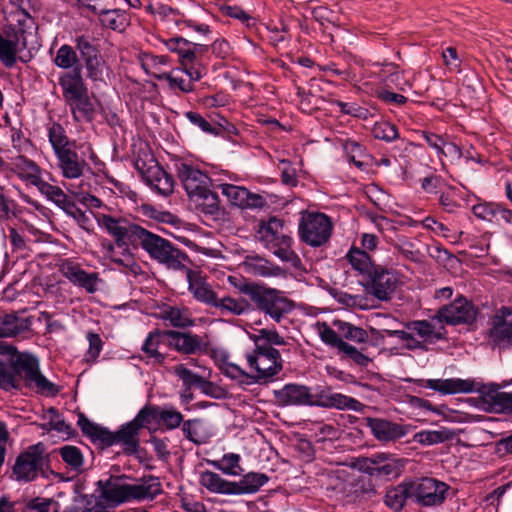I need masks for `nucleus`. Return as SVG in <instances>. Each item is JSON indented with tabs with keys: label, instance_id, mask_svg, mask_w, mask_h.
Returning <instances> with one entry per match:
<instances>
[{
	"label": "nucleus",
	"instance_id": "nucleus-43",
	"mask_svg": "<svg viewBox=\"0 0 512 512\" xmlns=\"http://www.w3.org/2000/svg\"><path fill=\"white\" fill-rule=\"evenodd\" d=\"M95 15L104 28L122 31L128 25L127 15L121 9H99Z\"/></svg>",
	"mask_w": 512,
	"mask_h": 512
},
{
	"label": "nucleus",
	"instance_id": "nucleus-56",
	"mask_svg": "<svg viewBox=\"0 0 512 512\" xmlns=\"http://www.w3.org/2000/svg\"><path fill=\"white\" fill-rule=\"evenodd\" d=\"M240 456L238 454H225L221 460L212 461V465L227 475H239L242 471L240 465Z\"/></svg>",
	"mask_w": 512,
	"mask_h": 512
},
{
	"label": "nucleus",
	"instance_id": "nucleus-33",
	"mask_svg": "<svg viewBox=\"0 0 512 512\" xmlns=\"http://www.w3.org/2000/svg\"><path fill=\"white\" fill-rule=\"evenodd\" d=\"M408 498H413L410 481H404L387 489L384 496V503L389 509L400 512L404 508Z\"/></svg>",
	"mask_w": 512,
	"mask_h": 512
},
{
	"label": "nucleus",
	"instance_id": "nucleus-36",
	"mask_svg": "<svg viewBox=\"0 0 512 512\" xmlns=\"http://www.w3.org/2000/svg\"><path fill=\"white\" fill-rule=\"evenodd\" d=\"M139 428L133 421L124 424L117 432L113 433L115 443H121L128 454L137 452L139 447Z\"/></svg>",
	"mask_w": 512,
	"mask_h": 512
},
{
	"label": "nucleus",
	"instance_id": "nucleus-34",
	"mask_svg": "<svg viewBox=\"0 0 512 512\" xmlns=\"http://www.w3.org/2000/svg\"><path fill=\"white\" fill-rule=\"evenodd\" d=\"M78 425L83 434L90 437L93 442H99L103 446L115 444V438L112 432L95 423H92L83 414L79 415Z\"/></svg>",
	"mask_w": 512,
	"mask_h": 512
},
{
	"label": "nucleus",
	"instance_id": "nucleus-47",
	"mask_svg": "<svg viewBox=\"0 0 512 512\" xmlns=\"http://www.w3.org/2000/svg\"><path fill=\"white\" fill-rule=\"evenodd\" d=\"M164 44L170 52L178 55L181 66L192 64L191 55H193V52L191 51L190 41L183 37H173L165 40Z\"/></svg>",
	"mask_w": 512,
	"mask_h": 512
},
{
	"label": "nucleus",
	"instance_id": "nucleus-28",
	"mask_svg": "<svg viewBox=\"0 0 512 512\" xmlns=\"http://www.w3.org/2000/svg\"><path fill=\"white\" fill-rule=\"evenodd\" d=\"M161 493V482L159 478L152 475L144 476L135 484H130V501L152 500Z\"/></svg>",
	"mask_w": 512,
	"mask_h": 512
},
{
	"label": "nucleus",
	"instance_id": "nucleus-50",
	"mask_svg": "<svg viewBox=\"0 0 512 512\" xmlns=\"http://www.w3.org/2000/svg\"><path fill=\"white\" fill-rule=\"evenodd\" d=\"M54 64L64 70L74 69L75 67H82L78 55L74 48L70 45H62L56 52Z\"/></svg>",
	"mask_w": 512,
	"mask_h": 512
},
{
	"label": "nucleus",
	"instance_id": "nucleus-32",
	"mask_svg": "<svg viewBox=\"0 0 512 512\" xmlns=\"http://www.w3.org/2000/svg\"><path fill=\"white\" fill-rule=\"evenodd\" d=\"M75 122H91L95 117V107L89 98L88 91L66 101Z\"/></svg>",
	"mask_w": 512,
	"mask_h": 512
},
{
	"label": "nucleus",
	"instance_id": "nucleus-18",
	"mask_svg": "<svg viewBox=\"0 0 512 512\" xmlns=\"http://www.w3.org/2000/svg\"><path fill=\"white\" fill-rule=\"evenodd\" d=\"M61 272L73 285L84 289L89 294L95 293L102 282L97 272L88 273L79 264L73 262L63 263Z\"/></svg>",
	"mask_w": 512,
	"mask_h": 512
},
{
	"label": "nucleus",
	"instance_id": "nucleus-48",
	"mask_svg": "<svg viewBox=\"0 0 512 512\" xmlns=\"http://www.w3.org/2000/svg\"><path fill=\"white\" fill-rule=\"evenodd\" d=\"M481 397L484 403L492 409L510 408V393L502 392L495 386L483 387Z\"/></svg>",
	"mask_w": 512,
	"mask_h": 512
},
{
	"label": "nucleus",
	"instance_id": "nucleus-23",
	"mask_svg": "<svg viewBox=\"0 0 512 512\" xmlns=\"http://www.w3.org/2000/svg\"><path fill=\"white\" fill-rule=\"evenodd\" d=\"M366 468L370 476L377 478H396L401 474L402 464L399 460L389 458L385 454L373 456Z\"/></svg>",
	"mask_w": 512,
	"mask_h": 512
},
{
	"label": "nucleus",
	"instance_id": "nucleus-53",
	"mask_svg": "<svg viewBox=\"0 0 512 512\" xmlns=\"http://www.w3.org/2000/svg\"><path fill=\"white\" fill-rule=\"evenodd\" d=\"M36 187L41 194L45 195L49 201L56 204L62 210L66 206V203H69L71 200L60 187L54 186L44 180H41Z\"/></svg>",
	"mask_w": 512,
	"mask_h": 512
},
{
	"label": "nucleus",
	"instance_id": "nucleus-41",
	"mask_svg": "<svg viewBox=\"0 0 512 512\" xmlns=\"http://www.w3.org/2000/svg\"><path fill=\"white\" fill-rule=\"evenodd\" d=\"M269 480L264 473L250 472L244 475L239 482H234L233 495L250 494L257 492Z\"/></svg>",
	"mask_w": 512,
	"mask_h": 512
},
{
	"label": "nucleus",
	"instance_id": "nucleus-55",
	"mask_svg": "<svg viewBox=\"0 0 512 512\" xmlns=\"http://www.w3.org/2000/svg\"><path fill=\"white\" fill-rule=\"evenodd\" d=\"M63 211L73 218L75 222L87 233H91L94 229L91 218L85 211L81 210L77 204L71 199L69 203L63 208Z\"/></svg>",
	"mask_w": 512,
	"mask_h": 512
},
{
	"label": "nucleus",
	"instance_id": "nucleus-9",
	"mask_svg": "<svg viewBox=\"0 0 512 512\" xmlns=\"http://www.w3.org/2000/svg\"><path fill=\"white\" fill-rule=\"evenodd\" d=\"M116 233L118 235V242L120 241V246L124 245L125 242L123 239H126L130 244H132L134 250L141 247L154 261H156L171 244L169 240L162 238L161 236L154 234L135 223L134 227H129L128 230L118 229Z\"/></svg>",
	"mask_w": 512,
	"mask_h": 512
},
{
	"label": "nucleus",
	"instance_id": "nucleus-37",
	"mask_svg": "<svg viewBox=\"0 0 512 512\" xmlns=\"http://www.w3.org/2000/svg\"><path fill=\"white\" fill-rule=\"evenodd\" d=\"M199 483L212 493L233 495L234 482L224 480L219 474L211 471H203L200 474Z\"/></svg>",
	"mask_w": 512,
	"mask_h": 512
},
{
	"label": "nucleus",
	"instance_id": "nucleus-49",
	"mask_svg": "<svg viewBox=\"0 0 512 512\" xmlns=\"http://www.w3.org/2000/svg\"><path fill=\"white\" fill-rule=\"evenodd\" d=\"M254 352H278L272 345H283L285 341L277 331L262 329L254 338Z\"/></svg>",
	"mask_w": 512,
	"mask_h": 512
},
{
	"label": "nucleus",
	"instance_id": "nucleus-64",
	"mask_svg": "<svg viewBox=\"0 0 512 512\" xmlns=\"http://www.w3.org/2000/svg\"><path fill=\"white\" fill-rule=\"evenodd\" d=\"M26 508L37 512H58V503L51 498L35 497L27 502Z\"/></svg>",
	"mask_w": 512,
	"mask_h": 512
},
{
	"label": "nucleus",
	"instance_id": "nucleus-6",
	"mask_svg": "<svg viewBox=\"0 0 512 512\" xmlns=\"http://www.w3.org/2000/svg\"><path fill=\"white\" fill-rule=\"evenodd\" d=\"M144 182L156 193L167 197L174 191V179L158 163L150 150H141L134 162Z\"/></svg>",
	"mask_w": 512,
	"mask_h": 512
},
{
	"label": "nucleus",
	"instance_id": "nucleus-59",
	"mask_svg": "<svg viewBox=\"0 0 512 512\" xmlns=\"http://www.w3.org/2000/svg\"><path fill=\"white\" fill-rule=\"evenodd\" d=\"M159 406L146 405L144 406L132 420L136 426L141 429L148 427L153 422H158Z\"/></svg>",
	"mask_w": 512,
	"mask_h": 512
},
{
	"label": "nucleus",
	"instance_id": "nucleus-38",
	"mask_svg": "<svg viewBox=\"0 0 512 512\" xmlns=\"http://www.w3.org/2000/svg\"><path fill=\"white\" fill-rule=\"evenodd\" d=\"M138 61L147 75H151L160 80L162 75L161 68L168 66L171 62L168 55H154L150 52H141L138 55Z\"/></svg>",
	"mask_w": 512,
	"mask_h": 512
},
{
	"label": "nucleus",
	"instance_id": "nucleus-45",
	"mask_svg": "<svg viewBox=\"0 0 512 512\" xmlns=\"http://www.w3.org/2000/svg\"><path fill=\"white\" fill-rule=\"evenodd\" d=\"M333 326L338 329L340 339L343 341L348 340L353 343H364L369 339V335L366 330L351 323L342 320H334Z\"/></svg>",
	"mask_w": 512,
	"mask_h": 512
},
{
	"label": "nucleus",
	"instance_id": "nucleus-21",
	"mask_svg": "<svg viewBox=\"0 0 512 512\" xmlns=\"http://www.w3.org/2000/svg\"><path fill=\"white\" fill-rule=\"evenodd\" d=\"M97 486L101 498L107 503L118 505L130 501V484L122 483L119 478L99 480Z\"/></svg>",
	"mask_w": 512,
	"mask_h": 512
},
{
	"label": "nucleus",
	"instance_id": "nucleus-62",
	"mask_svg": "<svg viewBox=\"0 0 512 512\" xmlns=\"http://www.w3.org/2000/svg\"><path fill=\"white\" fill-rule=\"evenodd\" d=\"M75 48L79 51L82 60L100 55L98 47L89 36L80 35L74 40Z\"/></svg>",
	"mask_w": 512,
	"mask_h": 512
},
{
	"label": "nucleus",
	"instance_id": "nucleus-42",
	"mask_svg": "<svg viewBox=\"0 0 512 512\" xmlns=\"http://www.w3.org/2000/svg\"><path fill=\"white\" fill-rule=\"evenodd\" d=\"M346 258L352 268L364 277H367L377 267V265L373 264L370 255L366 251L355 246L350 248Z\"/></svg>",
	"mask_w": 512,
	"mask_h": 512
},
{
	"label": "nucleus",
	"instance_id": "nucleus-5",
	"mask_svg": "<svg viewBox=\"0 0 512 512\" xmlns=\"http://www.w3.org/2000/svg\"><path fill=\"white\" fill-rule=\"evenodd\" d=\"M240 291L249 296L260 311L268 314L276 322H280L282 317L293 309L292 301L276 289L249 283L242 285Z\"/></svg>",
	"mask_w": 512,
	"mask_h": 512
},
{
	"label": "nucleus",
	"instance_id": "nucleus-39",
	"mask_svg": "<svg viewBox=\"0 0 512 512\" xmlns=\"http://www.w3.org/2000/svg\"><path fill=\"white\" fill-rule=\"evenodd\" d=\"M243 265L245 270L254 276H277L281 272L278 266L259 256H247Z\"/></svg>",
	"mask_w": 512,
	"mask_h": 512
},
{
	"label": "nucleus",
	"instance_id": "nucleus-19",
	"mask_svg": "<svg viewBox=\"0 0 512 512\" xmlns=\"http://www.w3.org/2000/svg\"><path fill=\"white\" fill-rule=\"evenodd\" d=\"M275 398L280 405H316V395L304 385L287 384L275 391Z\"/></svg>",
	"mask_w": 512,
	"mask_h": 512
},
{
	"label": "nucleus",
	"instance_id": "nucleus-15",
	"mask_svg": "<svg viewBox=\"0 0 512 512\" xmlns=\"http://www.w3.org/2000/svg\"><path fill=\"white\" fill-rule=\"evenodd\" d=\"M247 360L253 382H265L282 369L280 354H250Z\"/></svg>",
	"mask_w": 512,
	"mask_h": 512
},
{
	"label": "nucleus",
	"instance_id": "nucleus-44",
	"mask_svg": "<svg viewBox=\"0 0 512 512\" xmlns=\"http://www.w3.org/2000/svg\"><path fill=\"white\" fill-rule=\"evenodd\" d=\"M18 37L6 38L0 32V62L6 68H12L16 65L19 53Z\"/></svg>",
	"mask_w": 512,
	"mask_h": 512
},
{
	"label": "nucleus",
	"instance_id": "nucleus-46",
	"mask_svg": "<svg viewBox=\"0 0 512 512\" xmlns=\"http://www.w3.org/2000/svg\"><path fill=\"white\" fill-rule=\"evenodd\" d=\"M456 433L448 428L422 430L414 435V441L421 445H435L452 440Z\"/></svg>",
	"mask_w": 512,
	"mask_h": 512
},
{
	"label": "nucleus",
	"instance_id": "nucleus-7",
	"mask_svg": "<svg viewBox=\"0 0 512 512\" xmlns=\"http://www.w3.org/2000/svg\"><path fill=\"white\" fill-rule=\"evenodd\" d=\"M333 233L331 218L322 212L301 213L298 224L299 238L306 245L319 248L326 246Z\"/></svg>",
	"mask_w": 512,
	"mask_h": 512
},
{
	"label": "nucleus",
	"instance_id": "nucleus-25",
	"mask_svg": "<svg viewBox=\"0 0 512 512\" xmlns=\"http://www.w3.org/2000/svg\"><path fill=\"white\" fill-rule=\"evenodd\" d=\"M186 278L188 281V290L193 294V297L200 302H203L212 307L217 306V295L212 290L210 285L202 280L200 273L192 269L187 270Z\"/></svg>",
	"mask_w": 512,
	"mask_h": 512
},
{
	"label": "nucleus",
	"instance_id": "nucleus-61",
	"mask_svg": "<svg viewBox=\"0 0 512 512\" xmlns=\"http://www.w3.org/2000/svg\"><path fill=\"white\" fill-rule=\"evenodd\" d=\"M393 247L411 262L421 263L423 261L424 255L415 247V244L409 240L400 241L394 244Z\"/></svg>",
	"mask_w": 512,
	"mask_h": 512
},
{
	"label": "nucleus",
	"instance_id": "nucleus-8",
	"mask_svg": "<svg viewBox=\"0 0 512 512\" xmlns=\"http://www.w3.org/2000/svg\"><path fill=\"white\" fill-rule=\"evenodd\" d=\"M201 338L191 333L173 330L150 332L143 343L142 352H158L161 345L178 352H196L201 349Z\"/></svg>",
	"mask_w": 512,
	"mask_h": 512
},
{
	"label": "nucleus",
	"instance_id": "nucleus-14",
	"mask_svg": "<svg viewBox=\"0 0 512 512\" xmlns=\"http://www.w3.org/2000/svg\"><path fill=\"white\" fill-rule=\"evenodd\" d=\"M273 223H277V221H270L262 231L267 248L282 261L296 265V263L300 262V258L291 248L292 238L275 232L272 228Z\"/></svg>",
	"mask_w": 512,
	"mask_h": 512
},
{
	"label": "nucleus",
	"instance_id": "nucleus-10",
	"mask_svg": "<svg viewBox=\"0 0 512 512\" xmlns=\"http://www.w3.org/2000/svg\"><path fill=\"white\" fill-rule=\"evenodd\" d=\"M410 486L415 501L425 507L442 505L450 490L447 483L431 477L410 481Z\"/></svg>",
	"mask_w": 512,
	"mask_h": 512
},
{
	"label": "nucleus",
	"instance_id": "nucleus-30",
	"mask_svg": "<svg viewBox=\"0 0 512 512\" xmlns=\"http://www.w3.org/2000/svg\"><path fill=\"white\" fill-rule=\"evenodd\" d=\"M11 171L16 173L19 178L27 181L31 185L37 186L41 179V168L37 163L23 155H19L11 161Z\"/></svg>",
	"mask_w": 512,
	"mask_h": 512
},
{
	"label": "nucleus",
	"instance_id": "nucleus-54",
	"mask_svg": "<svg viewBox=\"0 0 512 512\" xmlns=\"http://www.w3.org/2000/svg\"><path fill=\"white\" fill-rule=\"evenodd\" d=\"M192 200L198 204L201 211L205 214L216 215L220 210L219 197L210 188H207L206 192L198 194Z\"/></svg>",
	"mask_w": 512,
	"mask_h": 512
},
{
	"label": "nucleus",
	"instance_id": "nucleus-27",
	"mask_svg": "<svg viewBox=\"0 0 512 512\" xmlns=\"http://www.w3.org/2000/svg\"><path fill=\"white\" fill-rule=\"evenodd\" d=\"M424 386L442 394L470 393L475 390L474 381L458 378L428 379L424 381Z\"/></svg>",
	"mask_w": 512,
	"mask_h": 512
},
{
	"label": "nucleus",
	"instance_id": "nucleus-26",
	"mask_svg": "<svg viewBox=\"0 0 512 512\" xmlns=\"http://www.w3.org/2000/svg\"><path fill=\"white\" fill-rule=\"evenodd\" d=\"M409 331H412L425 346L429 343H434L443 338L445 328L438 324L435 317L431 321H413L408 325Z\"/></svg>",
	"mask_w": 512,
	"mask_h": 512
},
{
	"label": "nucleus",
	"instance_id": "nucleus-13",
	"mask_svg": "<svg viewBox=\"0 0 512 512\" xmlns=\"http://www.w3.org/2000/svg\"><path fill=\"white\" fill-rule=\"evenodd\" d=\"M31 317H21L16 313L4 314L0 316V339L7 337L28 338L32 335ZM0 350H15L13 345H8L0 340Z\"/></svg>",
	"mask_w": 512,
	"mask_h": 512
},
{
	"label": "nucleus",
	"instance_id": "nucleus-2",
	"mask_svg": "<svg viewBox=\"0 0 512 512\" xmlns=\"http://www.w3.org/2000/svg\"><path fill=\"white\" fill-rule=\"evenodd\" d=\"M48 141L56 158V165L65 179H78L89 169L85 158L77 152V142L70 139L66 129L57 121L50 120L46 126Z\"/></svg>",
	"mask_w": 512,
	"mask_h": 512
},
{
	"label": "nucleus",
	"instance_id": "nucleus-22",
	"mask_svg": "<svg viewBox=\"0 0 512 512\" xmlns=\"http://www.w3.org/2000/svg\"><path fill=\"white\" fill-rule=\"evenodd\" d=\"M316 405L339 410L361 411L364 405L355 398L341 393H334L330 389L316 394Z\"/></svg>",
	"mask_w": 512,
	"mask_h": 512
},
{
	"label": "nucleus",
	"instance_id": "nucleus-17",
	"mask_svg": "<svg viewBox=\"0 0 512 512\" xmlns=\"http://www.w3.org/2000/svg\"><path fill=\"white\" fill-rule=\"evenodd\" d=\"M221 193L227 197L231 205L241 209H261L267 205L265 198L257 193H252L242 186L223 183L220 184Z\"/></svg>",
	"mask_w": 512,
	"mask_h": 512
},
{
	"label": "nucleus",
	"instance_id": "nucleus-63",
	"mask_svg": "<svg viewBox=\"0 0 512 512\" xmlns=\"http://www.w3.org/2000/svg\"><path fill=\"white\" fill-rule=\"evenodd\" d=\"M158 422L164 424L167 429H175L183 422V415L173 408L159 407Z\"/></svg>",
	"mask_w": 512,
	"mask_h": 512
},
{
	"label": "nucleus",
	"instance_id": "nucleus-24",
	"mask_svg": "<svg viewBox=\"0 0 512 512\" xmlns=\"http://www.w3.org/2000/svg\"><path fill=\"white\" fill-rule=\"evenodd\" d=\"M58 83L62 89V95L65 101L71 100L88 91L82 77V67H75L71 71L63 73L59 77Z\"/></svg>",
	"mask_w": 512,
	"mask_h": 512
},
{
	"label": "nucleus",
	"instance_id": "nucleus-3",
	"mask_svg": "<svg viewBox=\"0 0 512 512\" xmlns=\"http://www.w3.org/2000/svg\"><path fill=\"white\" fill-rule=\"evenodd\" d=\"M96 220L98 225L105 229L114 239V243L108 242L102 244L106 257L113 263L123 267L122 271L138 275L141 272V266L134 259L132 244L126 239H123L125 243L123 246H120V241L118 242V235L116 233L118 229L128 230L129 227H134V223L129 222L125 218H115L108 214H99L96 216Z\"/></svg>",
	"mask_w": 512,
	"mask_h": 512
},
{
	"label": "nucleus",
	"instance_id": "nucleus-29",
	"mask_svg": "<svg viewBox=\"0 0 512 512\" xmlns=\"http://www.w3.org/2000/svg\"><path fill=\"white\" fill-rule=\"evenodd\" d=\"M157 317L175 328H186L194 324L191 312L184 306L163 305Z\"/></svg>",
	"mask_w": 512,
	"mask_h": 512
},
{
	"label": "nucleus",
	"instance_id": "nucleus-60",
	"mask_svg": "<svg viewBox=\"0 0 512 512\" xmlns=\"http://www.w3.org/2000/svg\"><path fill=\"white\" fill-rule=\"evenodd\" d=\"M216 308H220L223 312H230L233 315H241L249 309V303L244 300H236L231 297H225L217 300Z\"/></svg>",
	"mask_w": 512,
	"mask_h": 512
},
{
	"label": "nucleus",
	"instance_id": "nucleus-4",
	"mask_svg": "<svg viewBox=\"0 0 512 512\" xmlns=\"http://www.w3.org/2000/svg\"><path fill=\"white\" fill-rule=\"evenodd\" d=\"M50 475L59 476L49 468V455L45 445L37 443L16 457L11 477L18 482H32L38 476L48 479Z\"/></svg>",
	"mask_w": 512,
	"mask_h": 512
},
{
	"label": "nucleus",
	"instance_id": "nucleus-1",
	"mask_svg": "<svg viewBox=\"0 0 512 512\" xmlns=\"http://www.w3.org/2000/svg\"><path fill=\"white\" fill-rule=\"evenodd\" d=\"M22 381L34 385L38 392L56 395L59 390L40 371L39 360L32 354H9L7 362L0 360V389L20 390Z\"/></svg>",
	"mask_w": 512,
	"mask_h": 512
},
{
	"label": "nucleus",
	"instance_id": "nucleus-16",
	"mask_svg": "<svg viewBox=\"0 0 512 512\" xmlns=\"http://www.w3.org/2000/svg\"><path fill=\"white\" fill-rule=\"evenodd\" d=\"M177 174L188 197L192 200L200 193L206 192L211 182L210 177L200 169L187 164L177 165Z\"/></svg>",
	"mask_w": 512,
	"mask_h": 512
},
{
	"label": "nucleus",
	"instance_id": "nucleus-35",
	"mask_svg": "<svg viewBox=\"0 0 512 512\" xmlns=\"http://www.w3.org/2000/svg\"><path fill=\"white\" fill-rule=\"evenodd\" d=\"M489 337L494 346L507 349L512 345V323L506 322L502 317L496 316Z\"/></svg>",
	"mask_w": 512,
	"mask_h": 512
},
{
	"label": "nucleus",
	"instance_id": "nucleus-12",
	"mask_svg": "<svg viewBox=\"0 0 512 512\" xmlns=\"http://www.w3.org/2000/svg\"><path fill=\"white\" fill-rule=\"evenodd\" d=\"M366 278V291L370 295L381 301H388L393 297L398 279L392 270L377 266Z\"/></svg>",
	"mask_w": 512,
	"mask_h": 512
},
{
	"label": "nucleus",
	"instance_id": "nucleus-11",
	"mask_svg": "<svg viewBox=\"0 0 512 512\" xmlns=\"http://www.w3.org/2000/svg\"><path fill=\"white\" fill-rule=\"evenodd\" d=\"M477 308L465 297H459L438 309L435 319L438 324H472L476 320Z\"/></svg>",
	"mask_w": 512,
	"mask_h": 512
},
{
	"label": "nucleus",
	"instance_id": "nucleus-31",
	"mask_svg": "<svg viewBox=\"0 0 512 512\" xmlns=\"http://www.w3.org/2000/svg\"><path fill=\"white\" fill-rule=\"evenodd\" d=\"M156 262L169 270L182 271L185 272V274L187 270H190L189 264L192 263L189 256L172 243L167 247L165 252L160 255Z\"/></svg>",
	"mask_w": 512,
	"mask_h": 512
},
{
	"label": "nucleus",
	"instance_id": "nucleus-57",
	"mask_svg": "<svg viewBox=\"0 0 512 512\" xmlns=\"http://www.w3.org/2000/svg\"><path fill=\"white\" fill-rule=\"evenodd\" d=\"M161 80L167 81L169 88L174 92L179 91L182 93H189L195 88V85H192L191 80H188L182 75H176L175 72L162 73L160 76V81Z\"/></svg>",
	"mask_w": 512,
	"mask_h": 512
},
{
	"label": "nucleus",
	"instance_id": "nucleus-52",
	"mask_svg": "<svg viewBox=\"0 0 512 512\" xmlns=\"http://www.w3.org/2000/svg\"><path fill=\"white\" fill-rule=\"evenodd\" d=\"M218 363L221 372L227 377L235 380L249 379L250 373L245 372L240 366L228 360L227 354H210Z\"/></svg>",
	"mask_w": 512,
	"mask_h": 512
},
{
	"label": "nucleus",
	"instance_id": "nucleus-20",
	"mask_svg": "<svg viewBox=\"0 0 512 512\" xmlns=\"http://www.w3.org/2000/svg\"><path fill=\"white\" fill-rule=\"evenodd\" d=\"M367 426L380 442L396 441L407 433L405 426L382 418H366Z\"/></svg>",
	"mask_w": 512,
	"mask_h": 512
},
{
	"label": "nucleus",
	"instance_id": "nucleus-40",
	"mask_svg": "<svg viewBox=\"0 0 512 512\" xmlns=\"http://www.w3.org/2000/svg\"><path fill=\"white\" fill-rule=\"evenodd\" d=\"M57 452L70 471L77 475L82 474L85 471L84 455L78 447L67 444L59 447Z\"/></svg>",
	"mask_w": 512,
	"mask_h": 512
},
{
	"label": "nucleus",
	"instance_id": "nucleus-51",
	"mask_svg": "<svg viewBox=\"0 0 512 512\" xmlns=\"http://www.w3.org/2000/svg\"><path fill=\"white\" fill-rule=\"evenodd\" d=\"M320 336L323 342L333 348H337L340 352H359L355 347L340 339V333H338V329L334 326L331 328L328 325L323 324V327L320 330Z\"/></svg>",
	"mask_w": 512,
	"mask_h": 512
},
{
	"label": "nucleus",
	"instance_id": "nucleus-58",
	"mask_svg": "<svg viewBox=\"0 0 512 512\" xmlns=\"http://www.w3.org/2000/svg\"><path fill=\"white\" fill-rule=\"evenodd\" d=\"M372 135L379 140L392 142L399 138L398 128L396 125L387 122H376L372 127Z\"/></svg>",
	"mask_w": 512,
	"mask_h": 512
}]
</instances>
